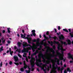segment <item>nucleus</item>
<instances>
[{
    "label": "nucleus",
    "mask_w": 73,
    "mask_h": 73,
    "mask_svg": "<svg viewBox=\"0 0 73 73\" xmlns=\"http://www.w3.org/2000/svg\"><path fill=\"white\" fill-rule=\"evenodd\" d=\"M39 53H40L39 54V55L38 56V58H39V59H37V56H35V58H36V62H41V60L40 58H42V59H43V62H45V63H46V60L45 58L44 57L45 55L42 53V52L41 51L39 52Z\"/></svg>",
    "instance_id": "obj_1"
},
{
    "label": "nucleus",
    "mask_w": 73,
    "mask_h": 73,
    "mask_svg": "<svg viewBox=\"0 0 73 73\" xmlns=\"http://www.w3.org/2000/svg\"><path fill=\"white\" fill-rule=\"evenodd\" d=\"M48 61H46V64H49L50 63V60H51V62H53V61H56V60H57V61L56 62L57 64L58 65H60V60L59 59H58V58H55V59H50L48 58Z\"/></svg>",
    "instance_id": "obj_2"
},
{
    "label": "nucleus",
    "mask_w": 73,
    "mask_h": 73,
    "mask_svg": "<svg viewBox=\"0 0 73 73\" xmlns=\"http://www.w3.org/2000/svg\"><path fill=\"white\" fill-rule=\"evenodd\" d=\"M23 43V47H27V46H29L31 48L32 50H33V52H35V47H34L31 46V45L30 44H27V42H24Z\"/></svg>",
    "instance_id": "obj_3"
},
{
    "label": "nucleus",
    "mask_w": 73,
    "mask_h": 73,
    "mask_svg": "<svg viewBox=\"0 0 73 73\" xmlns=\"http://www.w3.org/2000/svg\"><path fill=\"white\" fill-rule=\"evenodd\" d=\"M66 50L65 49H62V50H61L60 51V52H61V53H60V52H58L57 53V55L58 57H59V59L60 60H62V58L61 57V55H64V51H65Z\"/></svg>",
    "instance_id": "obj_4"
},
{
    "label": "nucleus",
    "mask_w": 73,
    "mask_h": 73,
    "mask_svg": "<svg viewBox=\"0 0 73 73\" xmlns=\"http://www.w3.org/2000/svg\"><path fill=\"white\" fill-rule=\"evenodd\" d=\"M35 59L34 58H31V60H30V62L31 63V68H33L35 66L34 65H35Z\"/></svg>",
    "instance_id": "obj_5"
},
{
    "label": "nucleus",
    "mask_w": 73,
    "mask_h": 73,
    "mask_svg": "<svg viewBox=\"0 0 73 73\" xmlns=\"http://www.w3.org/2000/svg\"><path fill=\"white\" fill-rule=\"evenodd\" d=\"M51 50H52V53L53 55H52L51 54H50V56L51 57H54V54H55V51H54V50H53L52 48L51 49Z\"/></svg>",
    "instance_id": "obj_6"
},
{
    "label": "nucleus",
    "mask_w": 73,
    "mask_h": 73,
    "mask_svg": "<svg viewBox=\"0 0 73 73\" xmlns=\"http://www.w3.org/2000/svg\"><path fill=\"white\" fill-rule=\"evenodd\" d=\"M67 72H69L70 73V72H71V70L70 69V68H68L67 69V71L66 70H65L64 71V73H68Z\"/></svg>",
    "instance_id": "obj_7"
},
{
    "label": "nucleus",
    "mask_w": 73,
    "mask_h": 73,
    "mask_svg": "<svg viewBox=\"0 0 73 73\" xmlns=\"http://www.w3.org/2000/svg\"><path fill=\"white\" fill-rule=\"evenodd\" d=\"M24 66L23 68H24L25 69L27 68V67L28 68H29V66H28L27 65V64H26V63H25V61H24Z\"/></svg>",
    "instance_id": "obj_8"
},
{
    "label": "nucleus",
    "mask_w": 73,
    "mask_h": 73,
    "mask_svg": "<svg viewBox=\"0 0 73 73\" xmlns=\"http://www.w3.org/2000/svg\"><path fill=\"white\" fill-rule=\"evenodd\" d=\"M68 55L69 58H72V60H73V54H71L70 53H69L68 54Z\"/></svg>",
    "instance_id": "obj_9"
},
{
    "label": "nucleus",
    "mask_w": 73,
    "mask_h": 73,
    "mask_svg": "<svg viewBox=\"0 0 73 73\" xmlns=\"http://www.w3.org/2000/svg\"><path fill=\"white\" fill-rule=\"evenodd\" d=\"M43 37L44 38V40H43V41H46V40H49V37H46L45 35H43Z\"/></svg>",
    "instance_id": "obj_10"
},
{
    "label": "nucleus",
    "mask_w": 73,
    "mask_h": 73,
    "mask_svg": "<svg viewBox=\"0 0 73 73\" xmlns=\"http://www.w3.org/2000/svg\"><path fill=\"white\" fill-rule=\"evenodd\" d=\"M44 42H42L41 43H40V44H38V46H39L40 47V49H41V48H42V46H41V45H44Z\"/></svg>",
    "instance_id": "obj_11"
},
{
    "label": "nucleus",
    "mask_w": 73,
    "mask_h": 73,
    "mask_svg": "<svg viewBox=\"0 0 73 73\" xmlns=\"http://www.w3.org/2000/svg\"><path fill=\"white\" fill-rule=\"evenodd\" d=\"M14 58L15 60V61L16 62H17L19 61V59H18V57L17 56H14Z\"/></svg>",
    "instance_id": "obj_12"
},
{
    "label": "nucleus",
    "mask_w": 73,
    "mask_h": 73,
    "mask_svg": "<svg viewBox=\"0 0 73 73\" xmlns=\"http://www.w3.org/2000/svg\"><path fill=\"white\" fill-rule=\"evenodd\" d=\"M68 30L69 32L70 33H69V35H70L71 37H73V35L71 33V29H68Z\"/></svg>",
    "instance_id": "obj_13"
},
{
    "label": "nucleus",
    "mask_w": 73,
    "mask_h": 73,
    "mask_svg": "<svg viewBox=\"0 0 73 73\" xmlns=\"http://www.w3.org/2000/svg\"><path fill=\"white\" fill-rule=\"evenodd\" d=\"M60 41L61 44L62 45L64 44V45H68V44L66 43V42H63L62 41Z\"/></svg>",
    "instance_id": "obj_14"
},
{
    "label": "nucleus",
    "mask_w": 73,
    "mask_h": 73,
    "mask_svg": "<svg viewBox=\"0 0 73 73\" xmlns=\"http://www.w3.org/2000/svg\"><path fill=\"white\" fill-rule=\"evenodd\" d=\"M67 42L68 44V45H71V44H72V42H71V41H70V40L69 39H68L67 40Z\"/></svg>",
    "instance_id": "obj_15"
},
{
    "label": "nucleus",
    "mask_w": 73,
    "mask_h": 73,
    "mask_svg": "<svg viewBox=\"0 0 73 73\" xmlns=\"http://www.w3.org/2000/svg\"><path fill=\"white\" fill-rule=\"evenodd\" d=\"M28 68L29 70H26L25 71L27 73H30V72H31V71H30L31 70V68L29 67V68Z\"/></svg>",
    "instance_id": "obj_16"
},
{
    "label": "nucleus",
    "mask_w": 73,
    "mask_h": 73,
    "mask_svg": "<svg viewBox=\"0 0 73 73\" xmlns=\"http://www.w3.org/2000/svg\"><path fill=\"white\" fill-rule=\"evenodd\" d=\"M40 40V39H39V38H37V40H36V44L37 45V46H38V44H40L39 43V41Z\"/></svg>",
    "instance_id": "obj_17"
},
{
    "label": "nucleus",
    "mask_w": 73,
    "mask_h": 73,
    "mask_svg": "<svg viewBox=\"0 0 73 73\" xmlns=\"http://www.w3.org/2000/svg\"><path fill=\"white\" fill-rule=\"evenodd\" d=\"M48 43L49 44H51V46H52L53 45V42L52 41H51V42L49 41H48Z\"/></svg>",
    "instance_id": "obj_18"
},
{
    "label": "nucleus",
    "mask_w": 73,
    "mask_h": 73,
    "mask_svg": "<svg viewBox=\"0 0 73 73\" xmlns=\"http://www.w3.org/2000/svg\"><path fill=\"white\" fill-rule=\"evenodd\" d=\"M42 63H38V62H37L36 64V65H37V66H40V65H42Z\"/></svg>",
    "instance_id": "obj_19"
},
{
    "label": "nucleus",
    "mask_w": 73,
    "mask_h": 73,
    "mask_svg": "<svg viewBox=\"0 0 73 73\" xmlns=\"http://www.w3.org/2000/svg\"><path fill=\"white\" fill-rule=\"evenodd\" d=\"M60 47H61V45H60V44H58V50H60H60H62V48H60Z\"/></svg>",
    "instance_id": "obj_20"
},
{
    "label": "nucleus",
    "mask_w": 73,
    "mask_h": 73,
    "mask_svg": "<svg viewBox=\"0 0 73 73\" xmlns=\"http://www.w3.org/2000/svg\"><path fill=\"white\" fill-rule=\"evenodd\" d=\"M24 49L23 50H21V53H25V49H26V48H24Z\"/></svg>",
    "instance_id": "obj_21"
},
{
    "label": "nucleus",
    "mask_w": 73,
    "mask_h": 73,
    "mask_svg": "<svg viewBox=\"0 0 73 73\" xmlns=\"http://www.w3.org/2000/svg\"><path fill=\"white\" fill-rule=\"evenodd\" d=\"M17 44L19 48H20V47L21 46V43L20 42H18L17 43Z\"/></svg>",
    "instance_id": "obj_22"
},
{
    "label": "nucleus",
    "mask_w": 73,
    "mask_h": 73,
    "mask_svg": "<svg viewBox=\"0 0 73 73\" xmlns=\"http://www.w3.org/2000/svg\"><path fill=\"white\" fill-rule=\"evenodd\" d=\"M7 29L8 32L9 33H11V31H10V29H10V28H7Z\"/></svg>",
    "instance_id": "obj_23"
},
{
    "label": "nucleus",
    "mask_w": 73,
    "mask_h": 73,
    "mask_svg": "<svg viewBox=\"0 0 73 73\" xmlns=\"http://www.w3.org/2000/svg\"><path fill=\"white\" fill-rule=\"evenodd\" d=\"M63 31H64V32H67V33L69 32V31H68V30L66 29H63Z\"/></svg>",
    "instance_id": "obj_24"
},
{
    "label": "nucleus",
    "mask_w": 73,
    "mask_h": 73,
    "mask_svg": "<svg viewBox=\"0 0 73 73\" xmlns=\"http://www.w3.org/2000/svg\"><path fill=\"white\" fill-rule=\"evenodd\" d=\"M4 49H3V46H2L1 48H0V52H1V51L3 50Z\"/></svg>",
    "instance_id": "obj_25"
},
{
    "label": "nucleus",
    "mask_w": 73,
    "mask_h": 73,
    "mask_svg": "<svg viewBox=\"0 0 73 73\" xmlns=\"http://www.w3.org/2000/svg\"><path fill=\"white\" fill-rule=\"evenodd\" d=\"M25 57H26V61L27 62H28L29 61H28V58H27V56H25Z\"/></svg>",
    "instance_id": "obj_26"
},
{
    "label": "nucleus",
    "mask_w": 73,
    "mask_h": 73,
    "mask_svg": "<svg viewBox=\"0 0 73 73\" xmlns=\"http://www.w3.org/2000/svg\"><path fill=\"white\" fill-rule=\"evenodd\" d=\"M36 55V54L35 53H34L33 54H31V58H33V57H33V56H35Z\"/></svg>",
    "instance_id": "obj_27"
},
{
    "label": "nucleus",
    "mask_w": 73,
    "mask_h": 73,
    "mask_svg": "<svg viewBox=\"0 0 73 73\" xmlns=\"http://www.w3.org/2000/svg\"><path fill=\"white\" fill-rule=\"evenodd\" d=\"M49 52V50L48 49H47L46 50V52L45 53V54H48V52Z\"/></svg>",
    "instance_id": "obj_28"
},
{
    "label": "nucleus",
    "mask_w": 73,
    "mask_h": 73,
    "mask_svg": "<svg viewBox=\"0 0 73 73\" xmlns=\"http://www.w3.org/2000/svg\"><path fill=\"white\" fill-rule=\"evenodd\" d=\"M54 42L55 44H59V42L58 41H56L54 40Z\"/></svg>",
    "instance_id": "obj_29"
},
{
    "label": "nucleus",
    "mask_w": 73,
    "mask_h": 73,
    "mask_svg": "<svg viewBox=\"0 0 73 73\" xmlns=\"http://www.w3.org/2000/svg\"><path fill=\"white\" fill-rule=\"evenodd\" d=\"M43 66H45V70H47V68H46V66H47V65L46 64H44L43 65Z\"/></svg>",
    "instance_id": "obj_30"
},
{
    "label": "nucleus",
    "mask_w": 73,
    "mask_h": 73,
    "mask_svg": "<svg viewBox=\"0 0 73 73\" xmlns=\"http://www.w3.org/2000/svg\"><path fill=\"white\" fill-rule=\"evenodd\" d=\"M21 37H22V38H25V36L23 34H21Z\"/></svg>",
    "instance_id": "obj_31"
},
{
    "label": "nucleus",
    "mask_w": 73,
    "mask_h": 73,
    "mask_svg": "<svg viewBox=\"0 0 73 73\" xmlns=\"http://www.w3.org/2000/svg\"><path fill=\"white\" fill-rule=\"evenodd\" d=\"M64 69V67H62L61 69L60 68V71H62V70H63Z\"/></svg>",
    "instance_id": "obj_32"
},
{
    "label": "nucleus",
    "mask_w": 73,
    "mask_h": 73,
    "mask_svg": "<svg viewBox=\"0 0 73 73\" xmlns=\"http://www.w3.org/2000/svg\"><path fill=\"white\" fill-rule=\"evenodd\" d=\"M27 53H24L23 54V57H25V56H26V55H27Z\"/></svg>",
    "instance_id": "obj_33"
},
{
    "label": "nucleus",
    "mask_w": 73,
    "mask_h": 73,
    "mask_svg": "<svg viewBox=\"0 0 73 73\" xmlns=\"http://www.w3.org/2000/svg\"><path fill=\"white\" fill-rule=\"evenodd\" d=\"M18 52L19 53H21V49H20V48H19L18 51Z\"/></svg>",
    "instance_id": "obj_34"
},
{
    "label": "nucleus",
    "mask_w": 73,
    "mask_h": 73,
    "mask_svg": "<svg viewBox=\"0 0 73 73\" xmlns=\"http://www.w3.org/2000/svg\"><path fill=\"white\" fill-rule=\"evenodd\" d=\"M13 53V51L10 52V53L11 56H12L13 55L12 53Z\"/></svg>",
    "instance_id": "obj_35"
},
{
    "label": "nucleus",
    "mask_w": 73,
    "mask_h": 73,
    "mask_svg": "<svg viewBox=\"0 0 73 73\" xmlns=\"http://www.w3.org/2000/svg\"><path fill=\"white\" fill-rule=\"evenodd\" d=\"M14 64L15 65H17V66H18V65H19V63L14 62Z\"/></svg>",
    "instance_id": "obj_36"
},
{
    "label": "nucleus",
    "mask_w": 73,
    "mask_h": 73,
    "mask_svg": "<svg viewBox=\"0 0 73 73\" xmlns=\"http://www.w3.org/2000/svg\"><path fill=\"white\" fill-rule=\"evenodd\" d=\"M39 53V52L37 50L35 51V52H34V53H35V54H36V55L37 53Z\"/></svg>",
    "instance_id": "obj_37"
},
{
    "label": "nucleus",
    "mask_w": 73,
    "mask_h": 73,
    "mask_svg": "<svg viewBox=\"0 0 73 73\" xmlns=\"http://www.w3.org/2000/svg\"><path fill=\"white\" fill-rule=\"evenodd\" d=\"M50 70V68H49V66H47V71L48 72H49Z\"/></svg>",
    "instance_id": "obj_38"
},
{
    "label": "nucleus",
    "mask_w": 73,
    "mask_h": 73,
    "mask_svg": "<svg viewBox=\"0 0 73 73\" xmlns=\"http://www.w3.org/2000/svg\"><path fill=\"white\" fill-rule=\"evenodd\" d=\"M18 56L20 58H22V56H21V55H20V54H18Z\"/></svg>",
    "instance_id": "obj_39"
},
{
    "label": "nucleus",
    "mask_w": 73,
    "mask_h": 73,
    "mask_svg": "<svg viewBox=\"0 0 73 73\" xmlns=\"http://www.w3.org/2000/svg\"><path fill=\"white\" fill-rule=\"evenodd\" d=\"M26 38H27V39H28V40H31V38H29L28 36H27L26 37Z\"/></svg>",
    "instance_id": "obj_40"
},
{
    "label": "nucleus",
    "mask_w": 73,
    "mask_h": 73,
    "mask_svg": "<svg viewBox=\"0 0 73 73\" xmlns=\"http://www.w3.org/2000/svg\"><path fill=\"white\" fill-rule=\"evenodd\" d=\"M52 48L54 49H56V46H55L53 45L52 46Z\"/></svg>",
    "instance_id": "obj_41"
},
{
    "label": "nucleus",
    "mask_w": 73,
    "mask_h": 73,
    "mask_svg": "<svg viewBox=\"0 0 73 73\" xmlns=\"http://www.w3.org/2000/svg\"><path fill=\"white\" fill-rule=\"evenodd\" d=\"M9 64H10V65H11L12 64V62L10 61V62H9Z\"/></svg>",
    "instance_id": "obj_42"
},
{
    "label": "nucleus",
    "mask_w": 73,
    "mask_h": 73,
    "mask_svg": "<svg viewBox=\"0 0 73 73\" xmlns=\"http://www.w3.org/2000/svg\"><path fill=\"white\" fill-rule=\"evenodd\" d=\"M59 38L60 39V40H62V39H64V38H62L61 36L59 37Z\"/></svg>",
    "instance_id": "obj_43"
},
{
    "label": "nucleus",
    "mask_w": 73,
    "mask_h": 73,
    "mask_svg": "<svg viewBox=\"0 0 73 73\" xmlns=\"http://www.w3.org/2000/svg\"><path fill=\"white\" fill-rule=\"evenodd\" d=\"M33 35V36L35 37L36 36V33H32Z\"/></svg>",
    "instance_id": "obj_44"
},
{
    "label": "nucleus",
    "mask_w": 73,
    "mask_h": 73,
    "mask_svg": "<svg viewBox=\"0 0 73 73\" xmlns=\"http://www.w3.org/2000/svg\"><path fill=\"white\" fill-rule=\"evenodd\" d=\"M35 32L36 31L35 30H33L31 31V32H32V33H35Z\"/></svg>",
    "instance_id": "obj_45"
},
{
    "label": "nucleus",
    "mask_w": 73,
    "mask_h": 73,
    "mask_svg": "<svg viewBox=\"0 0 73 73\" xmlns=\"http://www.w3.org/2000/svg\"><path fill=\"white\" fill-rule=\"evenodd\" d=\"M36 39H34L33 40H32V41L34 42H36Z\"/></svg>",
    "instance_id": "obj_46"
},
{
    "label": "nucleus",
    "mask_w": 73,
    "mask_h": 73,
    "mask_svg": "<svg viewBox=\"0 0 73 73\" xmlns=\"http://www.w3.org/2000/svg\"><path fill=\"white\" fill-rule=\"evenodd\" d=\"M21 72H23V71H24V69L23 68H22L21 69Z\"/></svg>",
    "instance_id": "obj_47"
},
{
    "label": "nucleus",
    "mask_w": 73,
    "mask_h": 73,
    "mask_svg": "<svg viewBox=\"0 0 73 73\" xmlns=\"http://www.w3.org/2000/svg\"><path fill=\"white\" fill-rule=\"evenodd\" d=\"M52 38L54 40H56V36H55L54 37H52Z\"/></svg>",
    "instance_id": "obj_48"
},
{
    "label": "nucleus",
    "mask_w": 73,
    "mask_h": 73,
    "mask_svg": "<svg viewBox=\"0 0 73 73\" xmlns=\"http://www.w3.org/2000/svg\"><path fill=\"white\" fill-rule=\"evenodd\" d=\"M5 42V40H4L2 41L3 44H4Z\"/></svg>",
    "instance_id": "obj_49"
},
{
    "label": "nucleus",
    "mask_w": 73,
    "mask_h": 73,
    "mask_svg": "<svg viewBox=\"0 0 73 73\" xmlns=\"http://www.w3.org/2000/svg\"><path fill=\"white\" fill-rule=\"evenodd\" d=\"M3 65V62H1V63L0 64V67H2V65Z\"/></svg>",
    "instance_id": "obj_50"
},
{
    "label": "nucleus",
    "mask_w": 73,
    "mask_h": 73,
    "mask_svg": "<svg viewBox=\"0 0 73 73\" xmlns=\"http://www.w3.org/2000/svg\"><path fill=\"white\" fill-rule=\"evenodd\" d=\"M30 41H29V40L28 39V42L29 44H31V40H30Z\"/></svg>",
    "instance_id": "obj_51"
},
{
    "label": "nucleus",
    "mask_w": 73,
    "mask_h": 73,
    "mask_svg": "<svg viewBox=\"0 0 73 73\" xmlns=\"http://www.w3.org/2000/svg\"><path fill=\"white\" fill-rule=\"evenodd\" d=\"M25 52H27V53H28L29 51L26 48L25 49Z\"/></svg>",
    "instance_id": "obj_52"
},
{
    "label": "nucleus",
    "mask_w": 73,
    "mask_h": 73,
    "mask_svg": "<svg viewBox=\"0 0 73 73\" xmlns=\"http://www.w3.org/2000/svg\"><path fill=\"white\" fill-rule=\"evenodd\" d=\"M49 31H47L46 33V35H49Z\"/></svg>",
    "instance_id": "obj_53"
},
{
    "label": "nucleus",
    "mask_w": 73,
    "mask_h": 73,
    "mask_svg": "<svg viewBox=\"0 0 73 73\" xmlns=\"http://www.w3.org/2000/svg\"><path fill=\"white\" fill-rule=\"evenodd\" d=\"M48 36H49V38H53V37L51 36H50V35H49Z\"/></svg>",
    "instance_id": "obj_54"
},
{
    "label": "nucleus",
    "mask_w": 73,
    "mask_h": 73,
    "mask_svg": "<svg viewBox=\"0 0 73 73\" xmlns=\"http://www.w3.org/2000/svg\"><path fill=\"white\" fill-rule=\"evenodd\" d=\"M2 33H5V30H3L2 31Z\"/></svg>",
    "instance_id": "obj_55"
},
{
    "label": "nucleus",
    "mask_w": 73,
    "mask_h": 73,
    "mask_svg": "<svg viewBox=\"0 0 73 73\" xmlns=\"http://www.w3.org/2000/svg\"><path fill=\"white\" fill-rule=\"evenodd\" d=\"M54 67H55V66H54V64H53L52 65V68L53 69L54 68Z\"/></svg>",
    "instance_id": "obj_56"
},
{
    "label": "nucleus",
    "mask_w": 73,
    "mask_h": 73,
    "mask_svg": "<svg viewBox=\"0 0 73 73\" xmlns=\"http://www.w3.org/2000/svg\"><path fill=\"white\" fill-rule=\"evenodd\" d=\"M31 51H29V56H31Z\"/></svg>",
    "instance_id": "obj_57"
},
{
    "label": "nucleus",
    "mask_w": 73,
    "mask_h": 73,
    "mask_svg": "<svg viewBox=\"0 0 73 73\" xmlns=\"http://www.w3.org/2000/svg\"><path fill=\"white\" fill-rule=\"evenodd\" d=\"M50 68L51 69H52V65L51 64H50Z\"/></svg>",
    "instance_id": "obj_58"
},
{
    "label": "nucleus",
    "mask_w": 73,
    "mask_h": 73,
    "mask_svg": "<svg viewBox=\"0 0 73 73\" xmlns=\"http://www.w3.org/2000/svg\"><path fill=\"white\" fill-rule=\"evenodd\" d=\"M28 49H29V50H31V48L30 47H28Z\"/></svg>",
    "instance_id": "obj_59"
},
{
    "label": "nucleus",
    "mask_w": 73,
    "mask_h": 73,
    "mask_svg": "<svg viewBox=\"0 0 73 73\" xmlns=\"http://www.w3.org/2000/svg\"><path fill=\"white\" fill-rule=\"evenodd\" d=\"M7 42H8V44H10V43H11V41L9 40H8V41H7Z\"/></svg>",
    "instance_id": "obj_60"
},
{
    "label": "nucleus",
    "mask_w": 73,
    "mask_h": 73,
    "mask_svg": "<svg viewBox=\"0 0 73 73\" xmlns=\"http://www.w3.org/2000/svg\"><path fill=\"white\" fill-rule=\"evenodd\" d=\"M61 29V27L60 26H58V30H60Z\"/></svg>",
    "instance_id": "obj_61"
},
{
    "label": "nucleus",
    "mask_w": 73,
    "mask_h": 73,
    "mask_svg": "<svg viewBox=\"0 0 73 73\" xmlns=\"http://www.w3.org/2000/svg\"><path fill=\"white\" fill-rule=\"evenodd\" d=\"M73 61H70V63H73Z\"/></svg>",
    "instance_id": "obj_62"
},
{
    "label": "nucleus",
    "mask_w": 73,
    "mask_h": 73,
    "mask_svg": "<svg viewBox=\"0 0 73 73\" xmlns=\"http://www.w3.org/2000/svg\"><path fill=\"white\" fill-rule=\"evenodd\" d=\"M16 49H17V47L16 46H15V47H14V49L15 50H16Z\"/></svg>",
    "instance_id": "obj_63"
},
{
    "label": "nucleus",
    "mask_w": 73,
    "mask_h": 73,
    "mask_svg": "<svg viewBox=\"0 0 73 73\" xmlns=\"http://www.w3.org/2000/svg\"><path fill=\"white\" fill-rule=\"evenodd\" d=\"M44 73H46V70H44Z\"/></svg>",
    "instance_id": "obj_64"
}]
</instances>
